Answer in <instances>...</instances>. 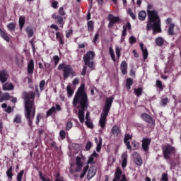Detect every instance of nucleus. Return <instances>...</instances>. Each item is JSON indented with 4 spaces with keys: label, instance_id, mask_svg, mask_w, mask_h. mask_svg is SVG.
<instances>
[{
    "label": "nucleus",
    "instance_id": "nucleus-1",
    "mask_svg": "<svg viewBox=\"0 0 181 181\" xmlns=\"http://www.w3.org/2000/svg\"><path fill=\"white\" fill-rule=\"evenodd\" d=\"M86 88V85L84 83H82L81 86L78 89V92L76 93L73 105L74 107L77 105L78 104H80L78 108V119L80 120V122L83 124L84 122V111L87 110V107H88V99L87 98V93H86V90L84 88Z\"/></svg>",
    "mask_w": 181,
    "mask_h": 181
},
{
    "label": "nucleus",
    "instance_id": "nucleus-2",
    "mask_svg": "<svg viewBox=\"0 0 181 181\" xmlns=\"http://www.w3.org/2000/svg\"><path fill=\"white\" fill-rule=\"evenodd\" d=\"M148 13V22L146 25L147 30H151L153 29L154 35L158 33H160L162 30L160 29V18L158 16V11L153 9V6L152 4H148L147 8Z\"/></svg>",
    "mask_w": 181,
    "mask_h": 181
},
{
    "label": "nucleus",
    "instance_id": "nucleus-3",
    "mask_svg": "<svg viewBox=\"0 0 181 181\" xmlns=\"http://www.w3.org/2000/svg\"><path fill=\"white\" fill-rule=\"evenodd\" d=\"M35 93L30 92L29 93H24L25 100V116L28 121L30 127H32L33 124V119L35 118V114L36 112V108L35 107Z\"/></svg>",
    "mask_w": 181,
    "mask_h": 181
},
{
    "label": "nucleus",
    "instance_id": "nucleus-4",
    "mask_svg": "<svg viewBox=\"0 0 181 181\" xmlns=\"http://www.w3.org/2000/svg\"><path fill=\"white\" fill-rule=\"evenodd\" d=\"M112 101H114L113 97H110L106 99V103L99 120V125L100 126V128H105V125H107V117H108V112H110V110H111Z\"/></svg>",
    "mask_w": 181,
    "mask_h": 181
},
{
    "label": "nucleus",
    "instance_id": "nucleus-5",
    "mask_svg": "<svg viewBox=\"0 0 181 181\" xmlns=\"http://www.w3.org/2000/svg\"><path fill=\"white\" fill-rule=\"evenodd\" d=\"M94 56H95V54L93 51L88 52L83 56V62L85 63V66L83 67L82 69V76H86V73L87 72V66L88 67H89V71H92V70H94Z\"/></svg>",
    "mask_w": 181,
    "mask_h": 181
},
{
    "label": "nucleus",
    "instance_id": "nucleus-6",
    "mask_svg": "<svg viewBox=\"0 0 181 181\" xmlns=\"http://www.w3.org/2000/svg\"><path fill=\"white\" fill-rule=\"evenodd\" d=\"M59 70H63L64 71V78H69L70 75L74 76H76V72L73 71V68L70 65L66 64H61L58 66Z\"/></svg>",
    "mask_w": 181,
    "mask_h": 181
},
{
    "label": "nucleus",
    "instance_id": "nucleus-7",
    "mask_svg": "<svg viewBox=\"0 0 181 181\" xmlns=\"http://www.w3.org/2000/svg\"><path fill=\"white\" fill-rule=\"evenodd\" d=\"M163 156L165 159H169L171 153H175V148L171 146H166L163 148Z\"/></svg>",
    "mask_w": 181,
    "mask_h": 181
},
{
    "label": "nucleus",
    "instance_id": "nucleus-8",
    "mask_svg": "<svg viewBox=\"0 0 181 181\" xmlns=\"http://www.w3.org/2000/svg\"><path fill=\"white\" fill-rule=\"evenodd\" d=\"M112 181H127V177L125 175H122L121 168H117L115 173V178Z\"/></svg>",
    "mask_w": 181,
    "mask_h": 181
},
{
    "label": "nucleus",
    "instance_id": "nucleus-9",
    "mask_svg": "<svg viewBox=\"0 0 181 181\" xmlns=\"http://www.w3.org/2000/svg\"><path fill=\"white\" fill-rule=\"evenodd\" d=\"M83 156H77L76 158V168H75V172L80 173L81 172V169H83V162H81V160L83 159Z\"/></svg>",
    "mask_w": 181,
    "mask_h": 181
},
{
    "label": "nucleus",
    "instance_id": "nucleus-10",
    "mask_svg": "<svg viewBox=\"0 0 181 181\" xmlns=\"http://www.w3.org/2000/svg\"><path fill=\"white\" fill-rule=\"evenodd\" d=\"M62 111V107H60L58 104L55 105V106H52L47 112V117H50V115H53V114H56V112Z\"/></svg>",
    "mask_w": 181,
    "mask_h": 181
},
{
    "label": "nucleus",
    "instance_id": "nucleus-11",
    "mask_svg": "<svg viewBox=\"0 0 181 181\" xmlns=\"http://www.w3.org/2000/svg\"><path fill=\"white\" fill-rule=\"evenodd\" d=\"M149 145H151V139H143L141 146L145 152L149 151Z\"/></svg>",
    "mask_w": 181,
    "mask_h": 181
},
{
    "label": "nucleus",
    "instance_id": "nucleus-12",
    "mask_svg": "<svg viewBox=\"0 0 181 181\" xmlns=\"http://www.w3.org/2000/svg\"><path fill=\"white\" fill-rule=\"evenodd\" d=\"M108 19L110 21L109 28H112L114 26V23H117V22H119V18L115 17L112 14H110L108 16Z\"/></svg>",
    "mask_w": 181,
    "mask_h": 181
},
{
    "label": "nucleus",
    "instance_id": "nucleus-13",
    "mask_svg": "<svg viewBox=\"0 0 181 181\" xmlns=\"http://www.w3.org/2000/svg\"><path fill=\"white\" fill-rule=\"evenodd\" d=\"M8 77H9V75L6 71H1L0 72L1 83H6V81H8Z\"/></svg>",
    "mask_w": 181,
    "mask_h": 181
},
{
    "label": "nucleus",
    "instance_id": "nucleus-14",
    "mask_svg": "<svg viewBox=\"0 0 181 181\" xmlns=\"http://www.w3.org/2000/svg\"><path fill=\"white\" fill-rule=\"evenodd\" d=\"M141 118L146 122H148V124H153V119L151 116H149V115L146 113L141 114Z\"/></svg>",
    "mask_w": 181,
    "mask_h": 181
},
{
    "label": "nucleus",
    "instance_id": "nucleus-15",
    "mask_svg": "<svg viewBox=\"0 0 181 181\" xmlns=\"http://www.w3.org/2000/svg\"><path fill=\"white\" fill-rule=\"evenodd\" d=\"M33 70H35V62L33 59H30L28 64V74H33Z\"/></svg>",
    "mask_w": 181,
    "mask_h": 181
},
{
    "label": "nucleus",
    "instance_id": "nucleus-16",
    "mask_svg": "<svg viewBox=\"0 0 181 181\" xmlns=\"http://www.w3.org/2000/svg\"><path fill=\"white\" fill-rule=\"evenodd\" d=\"M132 139V135L129 134H125L124 142L126 146L127 147V149H132L131 144L129 143V139Z\"/></svg>",
    "mask_w": 181,
    "mask_h": 181
},
{
    "label": "nucleus",
    "instance_id": "nucleus-17",
    "mask_svg": "<svg viewBox=\"0 0 181 181\" xmlns=\"http://www.w3.org/2000/svg\"><path fill=\"white\" fill-rule=\"evenodd\" d=\"M133 156L134 158V163L136 165H137V166H141L142 165V158H141L139 153H134Z\"/></svg>",
    "mask_w": 181,
    "mask_h": 181
},
{
    "label": "nucleus",
    "instance_id": "nucleus-18",
    "mask_svg": "<svg viewBox=\"0 0 181 181\" xmlns=\"http://www.w3.org/2000/svg\"><path fill=\"white\" fill-rule=\"evenodd\" d=\"M120 70L122 74H127V73H128V64H127V62H122L120 64Z\"/></svg>",
    "mask_w": 181,
    "mask_h": 181
},
{
    "label": "nucleus",
    "instance_id": "nucleus-19",
    "mask_svg": "<svg viewBox=\"0 0 181 181\" xmlns=\"http://www.w3.org/2000/svg\"><path fill=\"white\" fill-rule=\"evenodd\" d=\"M2 88L4 91H11L15 88V86L13 84L7 82L3 85Z\"/></svg>",
    "mask_w": 181,
    "mask_h": 181
},
{
    "label": "nucleus",
    "instance_id": "nucleus-20",
    "mask_svg": "<svg viewBox=\"0 0 181 181\" xmlns=\"http://www.w3.org/2000/svg\"><path fill=\"white\" fill-rule=\"evenodd\" d=\"M120 132H121V130H119V127L117 125L113 126L111 129V134L114 136H118Z\"/></svg>",
    "mask_w": 181,
    "mask_h": 181
},
{
    "label": "nucleus",
    "instance_id": "nucleus-21",
    "mask_svg": "<svg viewBox=\"0 0 181 181\" xmlns=\"http://www.w3.org/2000/svg\"><path fill=\"white\" fill-rule=\"evenodd\" d=\"M127 159L128 154L127 153H124L122 156V168H123V169L127 168Z\"/></svg>",
    "mask_w": 181,
    "mask_h": 181
},
{
    "label": "nucleus",
    "instance_id": "nucleus-22",
    "mask_svg": "<svg viewBox=\"0 0 181 181\" xmlns=\"http://www.w3.org/2000/svg\"><path fill=\"white\" fill-rule=\"evenodd\" d=\"M95 173H97V170H95V168H90L88 173V180L93 179V177L95 176Z\"/></svg>",
    "mask_w": 181,
    "mask_h": 181
},
{
    "label": "nucleus",
    "instance_id": "nucleus-23",
    "mask_svg": "<svg viewBox=\"0 0 181 181\" xmlns=\"http://www.w3.org/2000/svg\"><path fill=\"white\" fill-rule=\"evenodd\" d=\"M95 141L97 144L96 151H97V152H100V151H101V146L103 145V139H101V137L100 136L99 141H98V139H97V137H95Z\"/></svg>",
    "mask_w": 181,
    "mask_h": 181
},
{
    "label": "nucleus",
    "instance_id": "nucleus-24",
    "mask_svg": "<svg viewBox=\"0 0 181 181\" xmlns=\"http://www.w3.org/2000/svg\"><path fill=\"white\" fill-rule=\"evenodd\" d=\"M169 103V98L166 96H163L160 98V105L161 107H166Z\"/></svg>",
    "mask_w": 181,
    "mask_h": 181
},
{
    "label": "nucleus",
    "instance_id": "nucleus-25",
    "mask_svg": "<svg viewBox=\"0 0 181 181\" xmlns=\"http://www.w3.org/2000/svg\"><path fill=\"white\" fill-rule=\"evenodd\" d=\"M140 47L142 50L144 60H146V59H148V49L146 47H144V44L142 43L140 44Z\"/></svg>",
    "mask_w": 181,
    "mask_h": 181
},
{
    "label": "nucleus",
    "instance_id": "nucleus-26",
    "mask_svg": "<svg viewBox=\"0 0 181 181\" xmlns=\"http://www.w3.org/2000/svg\"><path fill=\"white\" fill-rule=\"evenodd\" d=\"M0 36H1L2 39L6 40V42H9V40H11L8 35L5 32H4V30H2L1 28H0Z\"/></svg>",
    "mask_w": 181,
    "mask_h": 181
},
{
    "label": "nucleus",
    "instance_id": "nucleus-27",
    "mask_svg": "<svg viewBox=\"0 0 181 181\" xmlns=\"http://www.w3.org/2000/svg\"><path fill=\"white\" fill-rule=\"evenodd\" d=\"M53 19H55L57 21V23L59 25H62V23H63V17L60 16H57L56 14H54L52 16Z\"/></svg>",
    "mask_w": 181,
    "mask_h": 181
},
{
    "label": "nucleus",
    "instance_id": "nucleus-28",
    "mask_svg": "<svg viewBox=\"0 0 181 181\" xmlns=\"http://www.w3.org/2000/svg\"><path fill=\"white\" fill-rule=\"evenodd\" d=\"M22 122V116L21 115H16L13 119V124H21Z\"/></svg>",
    "mask_w": 181,
    "mask_h": 181
},
{
    "label": "nucleus",
    "instance_id": "nucleus-29",
    "mask_svg": "<svg viewBox=\"0 0 181 181\" xmlns=\"http://www.w3.org/2000/svg\"><path fill=\"white\" fill-rule=\"evenodd\" d=\"M175 24L170 23L168 28V35H175Z\"/></svg>",
    "mask_w": 181,
    "mask_h": 181
},
{
    "label": "nucleus",
    "instance_id": "nucleus-30",
    "mask_svg": "<svg viewBox=\"0 0 181 181\" xmlns=\"http://www.w3.org/2000/svg\"><path fill=\"white\" fill-rule=\"evenodd\" d=\"M139 21H145L146 19V12L141 11L139 13Z\"/></svg>",
    "mask_w": 181,
    "mask_h": 181
},
{
    "label": "nucleus",
    "instance_id": "nucleus-31",
    "mask_svg": "<svg viewBox=\"0 0 181 181\" xmlns=\"http://www.w3.org/2000/svg\"><path fill=\"white\" fill-rule=\"evenodd\" d=\"M163 43H165L163 38L159 37L156 39V45H157V46H163Z\"/></svg>",
    "mask_w": 181,
    "mask_h": 181
},
{
    "label": "nucleus",
    "instance_id": "nucleus-32",
    "mask_svg": "<svg viewBox=\"0 0 181 181\" xmlns=\"http://www.w3.org/2000/svg\"><path fill=\"white\" fill-rule=\"evenodd\" d=\"M132 84H134V81L131 78H127L126 88H127L128 90H131V86H132Z\"/></svg>",
    "mask_w": 181,
    "mask_h": 181
},
{
    "label": "nucleus",
    "instance_id": "nucleus-33",
    "mask_svg": "<svg viewBox=\"0 0 181 181\" xmlns=\"http://www.w3.org/2000/svg\"><path fill=\"white\" fill-rule=\"evenodd\" d=\"M56 38L60 43V45H64V42L63 41V40H62V33L60 32L56 33Z\"/></svg>",
    "mask_w": 181,
    "mask_h": 181
},
{
    "label": "nucleus",
    "instance_id": "nucleus-34",
    "mask_svg": "<svg viewBox=\"0 0 181 181\" xmlns=\"http://www.w3.org/2000/svg\"><path fill=\"white\" fill-rule=\"evenodd\" d=\"M88 165H86L83 169L82 170V171L81 172V175H80V178L83 179V177H84V176H86V173H87V170H88Z\"/></svg>",
    "mask_w": 181,
    "mask_h": 181
},
{
    "label": "nucleus",
    "instance_id": "nucleus-35",
    "mask_svg": "<svg viewBox=\"0 0 181 181\" xmlns=\"http://www.w3.org/2000/svg\"><path fill=\"white\" fill-rule=\"evenodd\" d=\"M88 30L89 32H93L94 30V23L93 21H90L88 22Z\"/></svg>",
    "mask_w": 181,
    "mask_h": 181
},
{
    "label": "nucleus",
    "instance_id": "nucleus-36",
    "mask_svg": "<svg viewBox=\"0 0 181 181\" xmlns=\"http://www.w3.org/2000/svg\"><path fill=\"white\" fill-rule=\"evenodd\" d=\"M142 88H134V93L137 97H141V95H142Z\"/></svg>",
    "mask_w": 181,
    "mask_h": 181
},
{
    "label": "nucleus",
    "instance_id": "nucleus-37",
    "mask_svg": "<svg viewBox=\"0 0 181 181\" xmlns=\"http://www.w3.org/2000/svg\"><path fill=\"white\" fill-rule=\"evenodd\" d=\"M66 91L69 97H71V95L74 94V90L71 89V87H70V86H68L66 87Z\"/></svg>",
    "mask_w": 181,
    "mask_h": 181
},
{
    "label": "nucleus",
    "instance_id": "nucleus-38",
    "mask_svg": "<svg viewBox=\"0 0 181 181\" xmlns=\"http://www.w3.org/2000/svg\"><path fill=\"white\" fill-rule=\"evenodd\" d=\"M109 52L112 60H113V62H115V54L114 53V49H112V47H110L109 48Z\"/></svg>",
    "mask_w": 181,
    "mask_h": 181
},
{
    "label": "nucleus",
    "instance_id": "nucleus-39",
    "mask_svg": "<svg viewBox=\"0 0 181 181\" xmlns=\"http://www.w3.org/2000/svg\"><path fill=\"white\" fill-rule=\"evenodd\" d=\"M26 32L28 37H32L33 36V30L30 27L26 28Z\"/></svg>",
    "mask_w": 181,
    "mask_h": 181
},
{
    "label": "nucleus",
    "instance_id": "nucleus-40",
    "mask_svg": "<svg viewBox=\"0 0 181 181\" xmlns=\"http://www.w3.org/2000/svg\"><path fill=\"white\" fill-rule=\"evenodd\" d=\"M7 28L9 30H11V32H13L16 28V25H15V23H11L7 25Z\"/></svg>",
    "mask_w": 181,
    "mask_h": 181
},
{
    "label": "nucleus",
    "instance_id": "nucleus-41",
    "mask_svg": "<svg viewBox=\"0 0 181 181\" xmlns=\"http://www.w3.org/2000/svg\"><path fill=\"white\" fill-rule=\"evenodd\" d=\"M24 25H25V17L20 16V18H19L20 29H22V28H23Z\"/></svg>",
    "mask_w": 181,
    "mask_h": 181
},
{
    "label": "nucleus",
    "instance_id": "nucleus-42",
    "mask_svg": "<svg viewBox=\"0 0 181 181\" xmlns=\"http://www.w3.org/2000/svg\"><path fill=\"white\" fill-rule=\"evenodd\" d=\"M125 36H127V28L123 27V30H122V37H121L122 42H124L125 40Z\"/></svg>",
    "mask_w": 181,
    "mask_h": 181
},
{
    "label": "nucleus",
    "instance_id": "nucleus-43",
    "mask_svg": "<svg viewBox=\"0 0 181 181\" xmlns=\"http://www.w3.org/2000/svg\"><path fill=\"white\" fill-rule=\"evenodd\" d=\"M11 98V95H9V93H6L4 94H3L2 97H1V100H2V103L5 100H8Z\"/></svg>",
    "mask_w": 181,
    "mask_h": 181
},
{
    "label": "nucleus",
    "instance_id": "nucleus-44",
    "mask_svg": "<svg viewBox=\"0 0 181 181\" xmlns=\"http://www.w3.org/2000/svg\"><path fill=\"white\" fill-rule=\"evenodd\" d=\"M12 172H13L12 167H10L6 171V175L8 177H9V179H12L13 176V174L12 173Z\"/></svg>",
    "mask_w": 181,
    "mask_h": 181
},
{
    "label": "nucleus",
    "instance_id": "nucleus-45",
    "mask_svg": "<svg viewBox=\"0 0 181 181\" xmlns=\"http://www.w3.org/2000/svg\"><path fill=\"white\" fill-rule=\"evenodd\" d=\"M115 53L117 59H119L121 57V48L119 46L115 47Z\"/></svg>",
    "mask_w": 181,
    "mask_h": 181
},
{
    "label": "nucleus",
    "instance_id": "nucleus-46",
    "mask_svg": "<svg viewBox=\"0 0 181 181\" xmlns=\"http://www.w3.org/2000/svg\"><path fill=\"white\" fill-rule=\"evenodd\" d=\"M45 86H46V81L42 80L40 82V91H43V90H45Z\"/></svg>",
    "mask_w": 181,
    "mask_h": 181
},
{
    "label": "nucleus",
    "instance_id": "nucleus-47",
    "mask_svg": "<svg viewBox=\"0 0 181 181\" xmlns=\"http://www.w3.org/2000/svg\"><path fill=\"white\" fill-rule=\"evenodd\" d=\"M53 62L54 63V65L57 66V64H59V62H60V58L59 57V56H54Z\"/></svg>",
    "mask_w": 181,
    "mask_h": 181
},
{
    "label": "nucleus",
    "instance_id": "nucleus-48",
    "mask_svg": "<svg viewBox=\"0 0 181 181\" xmlns=\"http://www.w3.org/2000/svg\"><path fill=\"white\" fill-rule=\"evenodd\" d=\"M24 171L21 170L18 175H17V181H22V177H23Z\"/></svg>",
    "mask_w": 181,
    "mask_h": 181
},
{
    "label": "nucleus",
    "instance_id": "nucleus-49",
    "mask_svg": "<svg viewBox=\"0 0 181 181\" xmlns=\"http://www.w3.org/2000/svg\"><path fill=\"white\" fill-rule=\"evenodd\" d=\"M85 124L88 127V128H93V122L90 119L86 120Z\"/></svg>",
    "mask_w": 181,
    "mask_h": 181
},
{
    "label": "nucleus",
    "instance_id": "nucleus-50",
    "mask_svg": "<svg viewBox=\"0 0 181 181\" xmlns=\"http://www.w3.org/2000/svg\"><path fill=\"white\" fill-rule=\"evenodd\" d=\"M73 127V122L71 121H69L66 124V131H70L71 128Z\"/></svg>",
    "mask_w": 181,
    "mask_h": 181
},
{
    "label": "nucleus",
    "instance_id": "nucleus-51",
    "mask_svg": "<svg viewBox=\"0 0 181 181\" xmlns=\"http://www.w3.org/2000/svg\"><path fill=\"white\" fill-rule=\"evenodd\" d=\"M129 43H131V45H134V43H136V38L134 36H131L129 39Z\"/></svg>",
    "mask_w": 181,
    "mask_h": 181
},
{
    "label": "nucleus",
    "instance_id": "nucleus-52",
    "mask_svg": "<svg viewBox=\"0 0 181 181\" xmlns=\"http://www.w3.org/2000/svg\"><path fill=\"white\" fill-rule=\"evenodd\" d=\"M59 136L61 139H64V138H66V132H64V130H62L59 132Z\"/></svg>",
    "mask_w": 181,
    "mask_h": 181
},
{
    "label": "nucleus",
    "instance_id": "nucleus-53",
    "mask_svg": "<svg viewBox=\"0 0 181 181\" xmlns=\"http://www.w3.org/2000/svg\"><path fill=\"white\" fill-rule=\"evenodd\" d=\"M91 146H93V143H91V141H88L86 146V151H90V149H91Z\"/></svg>",
    "mask_w": 181,
    "mask_h": 181
},
{
    "label": "nucleus",
    "instance_id": "nucleus-54",
    "mask_svg": "<svg viewBox=\"0 0 181 181\" xmlns=\"http://www.w3.org/2000/svg\"><path fill=\"white\" fill-rule=\"evenodd\" d=\"M99 37H100V34L98 33H96L93 37V43H97V40H98Z\"/></svg>",
    "mask_w": 181,
    "mask_h": 181
},
{
    "label": "nucleus",
    "instance_id": "nucleus-55",
    "mask_svg": "<svg viewBox=\"0 0 181 181\" xmlns=\"http://www.w3.org/2000/svg\"><path fill=\"white\" fill-rule=\"evenodd\" d=\"M79 83H80V79H78V78H76L72 81V84L74 86H77V84H78Z\"/></svg>",
    "mask_w": 181,
    "mask_h": 181
},
{
    "label": "nucleus",
    "instance_id": "nucleus-56",
    "mask_svg": "<svg viewBox=\"0 0 181 181\" xmlns=\"http://www.w3.org/2000/svg\"><path fill=\"white\" fill-rule=\"evenodd\" d=\"M59 15H61L62 16H64V15H66V13H64V10L63 7H60V8H59Z\"/></svg>",
    "mask_w": 181,
    "mask_h": 181
},
{
    "label": "nucleus",
    "instance_id": "nucleus-57",
    "mask_svg": "<svg viewBox=\"0 0 181 181\" xmlns=\"http://www.w3.org/2000/svg\"><path fill=\"white\" fill-rule=\"evenodd\" d=\"M72 34L73 30H69L68 31H66V37H70V36H71Z\"/></svg>",
    "mask_w": 181,
    "mask_h": 181
},
{
    "label": "nucleus",
    "instance_id": "nucleus-58",
    "mask_svg": "<svg viewBox=\"0 0 181 181\" xmlns=\"http://www.w3.org/2000/svg\"><path fill=\"white\" fill-rule=\"evenodd\" d=\"M161 180L163 181H168V174H163L161 177Z\"/></svg>",
    "mask_w": 181,
    "mask_h": 181
},
{
    "label": "nucleus",
    "instance_id": "nucleus-59",
    "mask_svg": "<svg viewBox=\"0 0 181 181\" xmlns=\"http://www.w3.org/2000/svg\"><path fill=\"white\" fill-rule=\"evenodd\" d=\"M156 86L158 87V88L163 89V87L162 86V81H156Z\"/></svg>",
    "mask_w": 181,
    "mask_h": 181
},
{
    "label": "nucleus",
    "instance_id": "nucleus-60",
    "mask_svg": "<svg viewBox=\"0 0 181 181\" xmlns=\"http://www.w3.org/2000/svg\"><path fill=\"white\" fill-rule=\"evenodd\" d=\"M51 29H54L57 32L59 30V27L54 24L50 25Z\"/></svg>",
    "mask_w": 181,
    "mask_h": 181
},
{
    "label": "nucleus",
    "instance_id": "nucleus-61",
    "mask_svg": "<svg viewBox=\"0 0 181 181\" xmlns=\"http://www.w3.org/2000/svg\"><path fill=\"white\" fill-rule=\"evenodd\" d=\"M94 161V157H93L92 156H90L88 158V164L89 163H93V162Z\"/></svg>",
    "mask_w": 181,
    "mask_h": 181
},
{
    "label": "nucleus",
    "instance_id": "nucleus-62",
    "mask_svg": "<svg viewBox=\"0 0 181 181\" xmlns=\"http://www.w3.org/2000/svg\"><path fill=\"white\" fill-rule=\"evenodd\" d=\"M57 5H59V3H57V1H54L52 4V8H54V9H56L57 8Z\"/></svg>",
    "mask_w": 181,
    "mask_h": 181
},
{
    "label": "nucleus",
    "instance_id": "nucleus-63",
    "mask_svg": "<svg viewBox=\"0 0 181 181\" xmlns=\"http://www.w3.org/2000/svg\"><path fill=\"white\" fill-rule=\"evenodd\" d=\"M123 27L126 28V30L129 29V30H131V23H127Z\"/></svg>",
    "mask_w": 181,
    "mask_h": 181
},
{
    "label": "nucleus",
    "instance_id": "nucleus-64",
    "mask_svg": "<svg viewBox=\"0 0 181 181\" xmlns=\"http://www.w3.org/2000/svg\"><path fill=\"white\" fill-rule=\"evenodd\" d=\"M41 119H42V116H40V115H37L35 124H39V121H40Z\"/></svg>",
    "mask_w": 181,
    "mask_h": 181
}]
</instances>
